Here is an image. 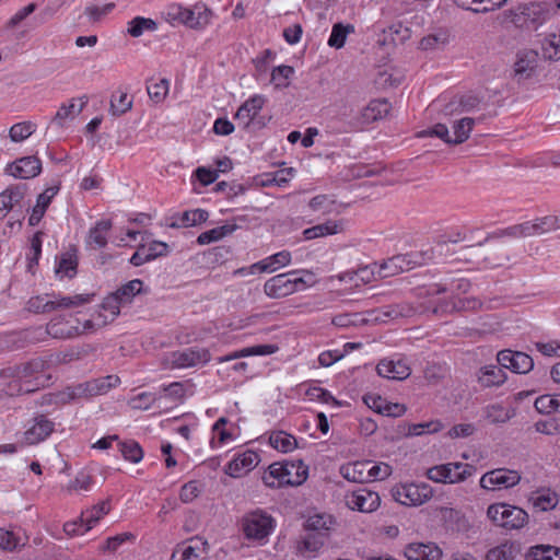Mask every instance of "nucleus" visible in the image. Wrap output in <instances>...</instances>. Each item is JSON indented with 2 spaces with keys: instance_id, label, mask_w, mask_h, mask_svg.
Here are the masks:
<instances>
[{
  "instance_id": "nucleus-1",
  "label": "nucleus",
  "mask_w": 560,
  "mask_h": 560,
  "mask_svg": "<svg viewBox=\"0 0 560 560\" xmlns=\"http://www.w3.org/2000/svg\"><path fill=\"white\" fill-rule=\"evenodd\" d=\"M308 467L302 460L273 463L262 476L264 483L269 488L282 486H300L307 478Z\"/></svg>"
},
{
  "instance_id": "nucleus-2",
  "label": "nucleus",
  "mask_w": 560,
  "mask_h": 560,
  "mask_svg": "<svg viewBox=\"0 0 560 560\" xmlns=\"http://www.w3.org/2000/svg\"><path fill=\"white\" fill-rule=\"evenodd\" d=\"M45 369V362L36 359L25 364L15 368L16 380L8 385V394H30L37 390L39 387L45 386V381L42 380Z\"/></svg>"
},
{
  "instance_id": "nucleus-3",
  "label": "nucleus",
  "mask_w": 560,
  "mask_h": 560,
  "mask_svg": "<svg viewBox=\"0 0 560 560\" xmlns=\"http://www.w3.org/2000/svg\"><path fill=\"white\" fill-rule=\"evenodd\" d=\"M300 272H305L306 275L312 276L310 271L305 270H294L277 275L265 282V294L270 299H282L304 289L308 285V282L303 277L298 276Z\"/></svg>"
},
{
  "instance_id": "nucleus-4",
  "label": "nucleus",
  "mask_w": 560,
  "mask_h": 560,
  "mask_svg": "<svg viewBox=\"0 0 560 560\" xmlns=\"http://www.w3.org/2000/svg\"><path fill=\"white\" fill-rule=\"evenodd\" d=\"M46 295H36L27 301V310L35 314H45L57 311L59 308H71L91 301L93 295L90 294H75L72 296L52 295L54 299H48Z\"/></svg>"
},
{
  "instance_id": "nucleus-5",
  "label": "nucleus",
  "mask_w": 560,
  "mask_h": 560,
  "mask_svg": "<svg viewBox=\"0 0 560 560\" xmlns=\"http://www.w3.org/2000/svg\"><path fill=\"white\" fill-rule=\"evenodd\" d=\"M487 516L495 526L508 530L521 529L528 523V514L525 510L506 503L489 505Z\"/></svg>"
},
{
  "instance_id": "nucleus-6",
  "label": "nucleus",
  "mask_w": 560,
  "mask_h": 560,
  "mask_svg": "<svg viewBox=\"0 0 560 560\" xmlns=\"http://www.w3.org/2000/svg\"><path fill=\"white\" fill-rule=\"evenodd\" d=\"M120 380L117 375H107L93 378L67 388V395L70 399L90 398L97 395H104L109 389L116 387Z\"/></svg>"
},
{
  "instance_id": "nucleus-7",
  "label": "nucleus",
  "mask_w": 560,
  "mask_h": 560,
  "mask_svg": "<svg viewBox=\"0 0 560 560\" xmlns=\"http://www.w3.org/2000/svg\"><path fill=\"white\" fill-rule=\"evenodd\" d=\"M242 526L248 539L262 540L271 533L273 520L266 512L256 510L244 516Z\"/></svg>"
},
{
  "instance_id": "nucleus-8",
  "label": "nucleus",
  "mask_w": 560,
  "mask_h": 560,
  "mask_svg": "<svg viewBox=\"0 0 560 560\" xmlns=\"http://www.w3.org/2000/svg\"><path fill=\"white\" fill-rule=\"evenodd\" d=\"M433 495L432 488L427 483H409L398 487L395 499L405 505H420L429 501Z\"/></svg>"
},
{
  "instance_id": "nucleus-9",
  "label": "nucleus",
  "mask_w": 560,
  "mask_h": 560,
  "mask_svg": "<svg viewBox=\"0 0 560 560\" xmlns=\"http://www.w3.org/2000/svg\"><path fill=\"white\" fill-rule=\"evenodd\" d=\"M497 361L503 369H509L517 374H526L534 368V360L530 355L510 349L499 351Z\"/></svg>"
},
{
  "instance_id": "nucleus-10",
  "label": "nucleus",
  "mask_w": 560,
  "mask_h": 560,
  "mask_svg": "<svg viewBox=\"0 0 560 560\" xmlns=\"http://www.w3.org/2000/svg\"><path fill=\"white\" fill-rule=\"evenodd\" d=\"M168 360L171 368L185 369L199 363H207L210 360V353L203 348H188L183 351L172 352Z\"/></svg>"
},
{
  "instance_id": "nucleus-11",
  "label": "nucleus",
  "mask_w": 560,
  "mask_h": 560,
  "mask_svg": "<svg viewBox=\"0 0 560 560\" xmlns=\"http://www.w3.org/2000/svg\"><path fill=\"white\" fill-rule=\"evenodd\" d=\"M521 476L516 470L499 468L485 474L480 479V486L483 489L492 490L497 486L500 488H511L517 485Z\"/></svg>"
},
{
  "instance_id": "nucleus-12",
  "label": "nucleus",
  "mask_w": 560,
  "mask_h": 560,
  "mask_svg": "<svg viewBox=\"0 0 560 560\" xmlns=\"http://www.w3.org/2000/svg\"><path fill=\"white\" fill-rule=\"evenodd\" d=\"M203 11H199L198 15L194 10L183 8L180 5H173L170 8L167 15L170 19L178 21L191 28H201L209 22V15L211 14L207 8H202Z\"/></svg>"
},
{
  "instance_id": "nucleus-13",
  "label": "nucleus",
  "mask_w": 560,
  "mask_h": 560,
  "mask_svg": "<svg viewBox=\"0 0 560 560\" xmlns=\"http://www.w3.org/2000/svg\"><path fill=\"white\" fill-rule=\"evenodd\" d=\"M380 503V495L368 489H359L346 497V504L349 509L363 513L375 511Z\"/></svg>"
},
{
  "instance_id": "nucleus-14",
  "label": "nucleus",
  "mask_w": 560,
  "mask_h": 560,
  "mask_svg": "<svg viewBox=\"0 0 560 560\" xmlns=\"http://www.w3.org/2000/svg\"><path fill=\"white\" fill-rule=\"evenodd\" d=\"M7 171L14 177L30 179L40 174L42 162L35 155L24 156L9 164Z\"/></svg>"
},
{
  "instance_id": "nucleus-15",
  "label": "nucleus",
  "mask_w": 560,
  "mask_h": 560,
  "mask_svg": "<svg viewBox=\"0 0 560 560\" xmlns=\"http://www.w3.org/2000/svg\"><path fill=\"white\" fill-rule=\"evenodd\" d=\"M258 463V454L254 451H246L235 456L234 459L228 464L225 474L233 478H240L254 469Z\"/></svg>"
},
{
  "instance_id": "nucleus-16",
  "label": "nucleus",
  "mask_w": 560,
  "mask_h": 560,
  "mask_svg": "<svg viewBox=\"0 0 560 560\" xmlns=\"http://www.w3.org/2000/svg\"><path fill=\"white\" fill-rule=\"evenodd\" d=\"M265 103V96L258 94L254 95L237 109L234 118L243 129H248L252 126L255 116L259 114Z\"/></svg>"
},
{
  "instance_id": "nucleus-17",
  "label": "nucleus",
  "mask_w": 560,
  "mask_h": 560,
  "mask_svg": "<svg viewBox=\"0 0 560 560\" xmlns=\"http://www.w3.org/2000/svg\"><path fill=\"white\" fill-rule=\"evenodd\" d=\"M442 550L433 542H412L405 548L408 560H441Z\"/></svg>"
},
{
  "instance_id": "nucleus-18",
  "label": "nucleus",
  "mask_w": 560,
  "mask_h": 560,
  "mask_svg": "<svg viewBox=\"0 0 560 560\" xmlns=\"http://www.w3.org/2000/svg\"><path fill=\"white\" fill-rule=\"evenodd\" d=\"M538 54L533 49H525L517 54L514 65L515 77L518 81L528 79L536 70Z\"/></svg>"
},
{
  "instance_id": "nucleus-19",
  "label": "nucleus",
  "mask_w": 560,
  "mask_h": 560,
  "mask_svg": "<svg viewBox=\"0 0 560 560\" xmlns=\"http://www.w3.org/2000/svg\"><path fill=\"white\" fill-rule=\"evenodd\" d=\"M377 373L382 377L389 380H405L410 375V368L401 360H382L376 366Z\"/></svg>"
},
{
  "instance_id": "nucleus-20",
  "label": "nucleus",
  "mask_w": 560,
  "mask_h": 560,
  "mask_svg": "<svg viewBox=\"0 0 560 560\" xmlns=\"http://www.w3.org/2000/svg\"><path fill=\"white\" fill-rule=\"evenodd\" d=\"M35 423L25 431L24 439L26 444H36L48 438L54 431L52 421L40 415L34 419Z\"/></svg>"
},
{
  "instance_id": "nucleus-21",
  "label": "nucleus",
  "mask_w": 560,
  "mask_h": 560,
  "mask_svg": "<svg viewBox=\"0 0 560 560\" xmlns=\"http://www.w3.org/2000/svg\"><path fill=\"white\" fill-rule=\"evenodd\" d=\"M46 332L52 338L69 339L79 335V327L71 324L66 317L58 316L47 324Z\"/></svg>"
},
{
  "instance_id": "nucleus-22",
  "label": "nucleus",
  "mask_w": 560,
  "mask_h": 560,
  "mask_svg": "<svg viewBox=\"0 0 560 560\" xmlns=\"http://www.w3.org/2000/svg\"><path fill=\"white\" fill-rule=\"evenodd\" d=\"M412 265L413 261L408 255H396L380 266L378 275L381 278L394 277L400 272L410 270Z\"/></svg>"
},
{
  "instance_id": "nucleus-23",
  "label": "nucleus",
  "mask_w": 560,
  "mask_h": 560,
  "mask_svg": "<svg viewBox=\"0 0 560 560\" xmlns=\"http://www.w3.org/2000/svg\"><path fill=\"white\" fill-rule=\"evenodd\" d=\"M477 378L482 387H494L502 385L506 381V373L500 364L499 366L490 364L479 369Z\"/></svg>"
},
{
  "instance_id": "nucleus-24",
  "label": "nucleus",
  "mask_w": 560,
  "mask_h": 560,
  "mask_svg": "<svg viewBox=\"0 0 560 560\" xmlns=\"http://www.w3.org/2000/svg\"><path fill=\"white\" fill-rule=\"evenodd\" d=\"M60 187L59 185L48 187L38 195L35 207L32 210V213L28 218V224L31 226L37 225L42 218L44 217L46 209L49 207L51 199L58 194Z\"/></svg>"
},
{
  "instance_id": "nucleus-25",
  "label": "nucleus",
  "mask_w": 560,
  "mask_h": 560,
  "mask_svg": "<svg viewBox=\"0 0 560 560\" xmlns=\"http://www.w3.org/2000/svg\"><path fill=\"white\" fill-rule=\"evenodd\" d=\"M25 189L24 185H16L7 188L0 194V220H2L14 206L23 200Z\"/></svg>"
},
{
  "instance_id": "nucleus-26",
  "label": "nucleus",
  "mask_w": 560,
  "mask_h": 560,
  "mask_svg": "<svg viewBox=\"0 0 560 560\" xmlns=\"http://www.w3.org/2000/svg\"><path fill=\"white\" fill-rule=\"evenodd\" d=\"M445 483H458L476 472V467L470 464L448 463L444 464Z\"/></svg>"
},
{
  "instance_id": "nucleus-27",
  "label": "nucleus",
  "mask_w": 560,
  "mask_h": 560,
  "mask_svg": "<svg viewBox=\"0 0 560 560\" xmlns=\"http://www.w3.org/2000/svg\"><path fill=\"white\" fill-rule=\"evenodd\" d=\"M521 552V546L513 540H505L502 544L489 549L485 560H514Z\"/></svg>"
},
{
  "instance_id": "nucleus-28",
  "label": "nucleus",
  "mask_w": 560,
  "mask_h": 560,
  "mask_svg": "<svg viewBox=\"0 0 560 560\" xmlns=\"http://www.w3.org/2000/svg\"><path fill=\"white\" fill-rule=\"evenodd\" d=\"M370 462L348 463L340 467L341 476L352 482L363 483L369 480Z\"/></svg>"
},
{
  "instance_id": "nucleus-29",
  "label": "nucleus",
  "mask_w": 560,
  "mask_h": 560,
  "mask_svg": "<svg viewBox=\"0 0 560 560\" xmlns=\"http://www.w3.org/2000/svg\"><path fill=\"white\" fill-rule=\"evenodd\" d=\"M291 261V253L282 250L273 254L258 262L252 265V268H258L259 272H273L280 267H284Z\"/></svg>"
},
{
  "instance_id": "nucleus-30",
  "label": "nucleus",
  "mask_w": 560,
  "mask_h": 560,
  "mask_svg": "<svg viewBox=\"0 0 560 560\" xmlns=\"http://www.w3.org/2000/svg\"><path fill=\"white\" fill-rule=\"evenodd\" d=\"M342 231H343V222L342 221L328 220L322 224H317L312 228L305 229L303 231V236L305 240H314L317 237L337 234Z\"/></svg>"
},
{
  "instance_id": "nucleus-31",
  "label": "nucleus",
  "mask_w": 560,
  "mask_h": 560,
  "mask_svg": "<svg viewBox=\"0 0 560 560\" xmlns=\"http://www.w3.org/2000/svg\"><path fill=\"white\" fill-rule=\"evenodd\" d=\"M506 1L508 0H454L456 5L476 13H486L497 10L504 5Z\"/></svg>"
},
{
  "instance_id": "nucleus-32",
  "label": "nucleus",
  "mask_w": 560,
  "mask_h": 560,
  "mask_svg": "<svg viewBox=\"0 0 560 560\" xmlns=\"http://www.w3.org/2000/svg\"><path fill=\"white\" fill-rule=\"evenodd\" d=\"M278 350L277 346L275 345H257L253 347L243 348L240 351H235L231 354L220 357L218 361L220 363L235 360L243 357H249V355H268L272 354Z\"/></svg>"
},
{
  "instance_id": "nucleus-33",
  "label": "nucleus",
  "mask_w": 560,
  "mask_h": 560,
  "mask_svg": "<svg viewBox=\"0 0 560 560\" xmlns=\"http://www.w3.org/2000/svg\"><path fill=\"white\" fill-rule=\"evenodd\" d=\"M390 109V104L387 100H373L362 110V117L364 122H372L377 119L385 117Z\"/></svg>"
},
{
  "instance_id": "nucleus-34",
  "label": "nucleus",
  "mask_w": 560,
  "mask_h": 560,
  "mask_svg": "<svg viewBox=\"0 0 560 560\" xmlns=\"http://www.w3.org/2000/svg\"><path fill=\"white\" fill-rule=\"evenodd\" d=\"M112 229L110 220H101L90 230L88 243L95 248H103L107 244V233Z\"/></svg>"
},
{
  "instance_id": "nucleus-35",
  "label": "nucleus",
  "mask_w": 560,
  "mask_h": 560,
  "mask_svg": "<svg viewBox=\"0 0 560 560\" xmlns=\"http://www.w3.org/2000/svg\"><path fill=\"white\" fill-rule=\"evenodd\" d=\"M86 103L88 98L82 97L81 104L78 108L74 100H72L69 104H62L54 116L52 122L62 127L65 120L68 118H74L75 115H79L83 110V107L86 105Z\"/></svg>"
},
{
  "instance_id": "nucleus-36",
  "label": "nucleus",
  "mask_w": 560,
  "mask_h": 560,
  "mask_svg": "<svg viewBox=\"0 0 560 560\" xmlns=\"http://www.w3.org/2000/svg\"><path fill=\"white\" fill-rule=\"evenodd\" d=\"M269 443L273 448L283 453L291 452L298 447L296 439L284 431L272 432L269 436Z\"/></svg>"
},
{
  "instance_id": "nucleus-37",
  "label": "nucleus",
  "mask_w": 560,
  "mask_h": 560,
  "mask_svg": "<svg viewBox=\"0 0 560 560\" xmlns=\"http://www.w3.org/2000/svg\"><path fill=\"white\" fill-rule=\"evenodd\" d=\"M236 228L237 226L235 224H224L222 226H218L209 231L202 232L197 237V243L199 245H207L220 241L224 236L232 234L236 230Z\"/></svg>"
},
{
  "instance_id": "nucleus-38",
  "label": "nucleus",
  "mask_w": 560,
  "mask_h": 560,
  "mask_svg": "<svg viewBox=\"0 0 560 560\" xmlns=\"http://www.w3.org/2000/svg\"><path fill=\"white\" fill-rule=\"evenodd\" d=\"M122 305L124 304L118 300V298L114 293L107 295L102 303V308L104 312H108L109 316L100 313L97 316L98 318H102L100 324L107 325L112 323L119 315L120 307Z\"/></svg>"
},
{
  "instance_id": "nucleus-39",
  "label": "nucleus",
  "mask_w": 560,
  "mask_h": 560,
  "mask_svg": "<svg viewBox=\"0 0 560 560\" xmlns=\"http://www.w3.org/2000/svg\"><path fill=\"white\" fill-rule=\"evenodd\" d=\"M143 282L140 279H133L126 284L118 288L115 292H113L118 300L124 304H130L133 298L142 292Z\"/></svg>"
},
{
  "instance_id": "nucleus-40",
  "label": "nucleus",
  "mask_w": 560,
  "mask_h": 560,
  "mask_svg": "<svg viewBox=\"0 0 560 560\" xmlns=\"http://www.w3.org/2000/svg\"><path fill=\"white\" fill-rule=\"evenodd\" d=\"M158 28V23L143 16H136L128 22L127 33L131 37H140L145 31L153 32Z\"/></svg>"
},
{
  "instance_id": "nucleus-41",
  "label": "nucleus",
  "mask_w": 560,
  "mask_h": 560,
  "mask_svg": "<svg viewBox=\"0 0 560 560\" xmlns=\"http://www.w3.org/2000/svg\"><path fill=\"white\" fill-rule=\"evenodd\" d=\"M474 125L475 119L470 117H464L462 119L456 120L453 125V144H460L465 142L469 138Z\"/></svg>"
},
{
  "instance_id": "nucleus-42",
  "label": "nucleus",
  "mask_w": 560,
  "mask_h": 560,
  "mask_svg": "<svg viewBox=\"0 0 560 560\" xmlns=\"http://www.w3.org/2000/svg\"><path fill=\"white\" fill-rule=\"evenodd\" d=\"M529 560H560V548L551 545H536L530 547Z\"/></svg>"
},
{
  "instance_id": "nucleus-43",
  "label": "nucleus",
  "mask_w": 560,
  "mask_h": 560,
  "mask_svg": "<svg viewBox=\"0 0 560 560\" xmlns=\"http://www.w3.org/2000/svg\"><path fill=\"white\" fill-rule=\"evenodd\" d=\"M535 408L539 413L560 412V394L541 395L535 400Z\"/></svg>"
},
{
  "instance_id": "nucleus-44",
  "label": "nucleus",
  "mask_w": 560,
  "mask_h": 560,
  "mask_svg": "<svg viewBox=\"0 0 560 560\" xmlns=\"http://www.w3.org/2000/svg\"><path fill=\"white\" fill-rule=\"evenodd\" d=\"M533 508L539 512H546L555 509L558 504L556 493H535L529 498Z\"/></svg>"
},
{
  "instance_id": "nucleus-45",
  "label": "nucleus",
  "mask_w": 560,
  "mask_h": 560,
  "mask_svg": "<svg viewBox=\"0 0 560 560\" xmlns=\"http://www.w3.org/2000/svg\"><path fill=\"white\" fill-rule=\"evenodd\" d=\"M370 320V318L365 317L361 313H345L334 316L331 323L337 327L346 328L351 326L365 325Z\"/></svg>"
},
{
  "instance_id": "nucleus-46",
  "label": "nucleus",
  "mask_w": 560,
  "mask_h": 560,
  "mask_svg": "<svg viewBox=\"0 0 560 560\" xmlns=\"http://www.w3.org/2000/svg\"><path fill=\"white\" fill-rule=\"evenodd\" d=\"M209 217V213L203 209H195L185 211L179 223H172V228L178 226H195L202 222H206Z\"/></svg>"
},
{
  "instance_id": "nucleus-47",
  "label": "nucleus",
  "mask_w": 560,
  "mask_h": 560,
  "mask_svg": "<svg viewBox=\"0 0 560 560\" xmlns=\"http://www.w3.org/2000/svg\"><path fill=\"white\" fill-rule=\"evenodd\" d=\"M534 221L538 236L560 230V213L539 217Z\"/></svg>"
},
{
  "instance_id": "nucleus-48",
  "label": "nucleus",
  "mask_w": 560,
  "mask_h": 560,
  "mask_svg": "<svg viewBox=\"0 0 560 560\" xmlns=\"http://www.w3.org/2000/svg\"><path fill=\"white\" fill-rule=\"evenodd\" d=\"M354 32V27L350 24L343 25L342 23H337L332 26L331 34L328 39V45L330 47H335L337 49L343 47L346 43L347 35L349 33Z\"/></svg>"
},
{
  "instance_id": "nucleus-49",
  "label": "nucleus",
  "mask_w": 560,
  "mask_h": 560,
  "mask_svg": "<svg viewBox=\"0 0 560 560\" xmlns=\"http://www.w3.org/2000/svg\"><path fill=\"white\" fill-rule=\"evenodd\" d=\"M485 418L491 423H505L512 418V413L500 404H492L485 408Z\"/></svg>"
},
{
  "instance_id": "nucleus-50",
  "label": "nucleus",
  "mask_w": 560,
  "mask_h": 560,
  "mask_svg": "<svg viewBox=\"0 0 560 560\" xmlns=\"http://www.w3.org/2000/svg\"><path fill=\"white\" fill-rule=\"evenodd\" d=\"M36 126L32 121L14 124L9 130V137L13 142H21L35 132Z\"/></svg>"
},
{
  "instance_id": "nucleus-51",
  "label": "nucleus",
  "mask_w": 560,
  "mask_h": 560,
  "mask_svg": "<svg viewBox=\"0 0 560 560\" xmlns=\"http://www.w3.org/2000/svg\"><path fill=\"white\" fill-rule=\"evenodd\" d=\"M443 428V424L440 420H431L428 422L422 423H413L408 425V430L406 432V435L408 436H418L423 433H436L441 431Z\"/></svg>"
},
{
  "instance_id": "nucleus-52",
  "label": "nucleus",
  "mask_w": 560,
  "mask_h": 560,
  "mask_svg": "<svg viewBox=\"0 0 560 560\" xmlns=\"http://www.w3.org/2000/svg\"><path fill=\"white\" fill-rule=\"evenodd\" d=\"M429 311L434 315H445L456 312V299L430 301L429 305L423 307V312Z\"/></svg>"
},
{
  "instance_id": "nucleus-53",
  "label": "nucleus",
  "mask_w": 560,
  "mask_h": 560,
  "mask_svg": "<svg viewBox=\"0 0 560 560\" xmlns=\"http://www.w3.org/2000/svg\"><path fill=\"white\" fill-rule=\"evenodd\" d=\"M120 453L126 460L139 463L143 457V450L136 441L120 443Z\"/></svg>"
},
{
  "instance_id": "nucleus-54",
  "label": "nucleus",
  "mask_w": 560,
  "mask_h": 560,
  "mask_svg": "<svg viewBox=\"0 0 560 560\" xmlns=\"http://www.w3.org/2000/svg\"><path fill=\"white\" fill-rule=\"evenodd\" d=\"M324 534L308 532L299 546L300 551L315 552L324 545Z\"/></svg>"
},
{
  "instance_id": "nucleus-55",
  "label": "nucleus",
  "mask_w": 560,
  "mask_h": 560,
  "mask_svg": "<svg viewBox=\"0 0 560 560\" xmlns=\"http://www.w3.org/2000/svg\"><path fill=\"white\" fill-rule=\"evenodd\" d=\"M294 73V69L290 66H278L271 72V81L277 88H287L289 79Z\"/></svg>"
},
{
  "instance_id": "nucleus-56",
  "label": "nucleus",
  "mask_w": 560,
  "mask_h": 560,
  "mask_svg": "<svg viewBox=\"0 0 560 560\" xmlns=\"http://www.w3.org/2000/svg\"><path fill=\"white\" fill-rule=\"evenodd\" d=\"M147 91L151 100L155 103L162 102L168 92V81L161 79L159 82H151L147 85Z\"/></svg>"
},
{
  "instance_id": "nucleus-57",
  "label": "nucleus",
  "mask_w": 560,
  "mask_h": 560,
  "mask_svg": "<svg viewBox=\"0 0 560 560\" xmlns=\"http://www.w3.org/2000/svg\"><path fill=\"white\" fill-rule=\"evenodd\" d=\"M331 524V517H326L324 515L317 514L308 517V520L305 523V528L308 532L323 533V530H328Z\"/></svg>"
},
{
  "instance_id": "nucleus-58",
  "label": "nucleus",
  "mask_w": 560,
  "mask_h": 560,
  "mask_svg": "<svg viewBox=\"0 0 560 560\" xmlns=\"http://www.w3.org/2000/svg\"><path fill=\"white\" fill-rule=\"evenodd\" d=\"M43 232L38 231L34 234V236L31 240V250L32 255L27 257L28 265L27 269L30 272H34L33 268L38 264V259L42 253V236Z\"/></svg>"
},
{
  "instance_id": "nucleus-59",
  "label": "nucleus",
  "mask_w": 560,
  "mask_h": 560,
  "mask_svg": "<svg viewBox=\"0 0 560 560\" xmlns=\"http://www.w3.org/2000/svg\"><path fill=\"white\" fill-rule=\"evenodd\" d=\"M109 510V502L103 501L94 505L92 509L83 512V520H85L88 524H91L93 526V524L96 523L103 515L107 514Z\"/></svg>"
},
{
  "instance_id": "nucleus-60",
  "label": "nucleus",
  "mask_w": 560,
  "mask_h": 560,
  "mask_svg": "<svg viewBox=\"0 0 560 560\" xmlns=\"http://www.w3.org/2000/svg\"><path fill=\"white\" fill-rule=\"evenodd\" d=\"M131 106L132 102L126 93H121L118 97H112L110 112L114 116H120L125 114L131 108Z\"/></svg>"
},
{
  "instance_id": "nucleus-61",
  "label": "nucleus",
  "mask_w": 560,
  "mask_h": 560,
  "mask_svg": "<svg viewBox=\"0 0 560 560\" xmlns=\"http://www.w3.org/2000/svg\"><path fill=\"white\" fill-rule=\"evenodd\" d=\"M544 56L549 59L560 58V35L552 34L542 45Z\"/></svg>"
},
{
  "instance_id": "nucleus-62",
  "label": "nucleus",
  "mask_w": 560,
  "mask_h": 560,
  "mask_svg": "<svg viewBox=\"0 0 560 560\" xmlns=\"http://www.w3.org/2000/svg\"><path fill=\"white\" fill-rule=\"evenodd\" d=\"M199 548L191 545L178 546L172 553L171 560H199L200 555L197 552Z\"/></svg>"
},
{
  "instance_id": "nucleus-63",
  "label": "nucleus",
  "mask_w": 560,
  "mask_h": 560,
  "mask_svg": "<svg viewBox=\"0 0 560 560\" xmlns=\"http://www.w3.org/2000/svg\"><path fill=\"white\" fill-rule=\"evenodd\" d=\"M91 528L92 525L88 524L86 521L83 520V513L78 521L67 522L63 525V530L68 536L83 535Z\"/></svg>"
},
{
  "instance_id": "nucleus-64",
  "label": "nucleus",
  "mask_w": 560,
  "mask_h": 560,
  "mask_svg": "<svg viewBox=\"0 0 560 560\" xmlns=\"http://www.w3.org/2000/svg\"><path fill=\"white\" fill-rule=\"evenodd\" d=\"M20 546V538L11 530L0 528V549L13 551Z\"/></svg>"
}]
</instances>
